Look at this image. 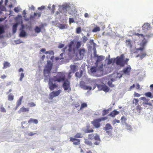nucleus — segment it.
<instances>
[{"label": "nucleus", "instance_id": "8fccbe9b", "mask_svg": "<svg viewBox=\"0 0 153 153\" xmlns=\"http://www.w3.org/2000/svg\"><path fill=\"white\" fill-rule=\"evenodd\" d=\"M14 97L11 94H10L8 96V100L10 101H12L13 100Z\"/></svg>", "mask_w": 153, "mask_h": 153}, {"label": "nucleus", "instance_id": "393cba45", "mask_svg": "<svg viewBox=\"0 0 153 153\" xmlns=\"http://www.w3.org/2000/svg\"><path fill=\"white\" fill-rule=\"evenodd\" d=\"M28 122L29 123H33L35 124H37L38 123V121L36 119L30 118Z\"/></svg>", "mask_w": 153, "mask_h": 153}, {"label": "nucleus", "instance_id": "1a4fd4ad", "mask_svg": "<svg viewBox=\"0 0 153 153\" xmlns=\"http://www.w3.org/2000/svg\"><path fill=\"white\" fill-rule=\"evenodd\" d=\"M61 92V90H58L56 91H53L50 94L49 99L51 100L53 98L58 96Z\"/></svg>", "mask_w": 153, "mask_h": 153}, {"label": "nucleus", "instance_id": "6ab92c4d", "mask_svg": "<svg viewBox=\"0 0 153 153\" xmlns=\"http://www.w3.org/2000/svg\"><path fill=\"white\" fill-rule=\"evenodd\" d=\"M127 118L124 116H122L120 119L121 123L123 126H124L126 125H127L126 123Z\"/></svg>", "mask_w": 153, "mask_h": 153}, {"label": "nucleus", "instance_id": "bb28decb", "mask_svg": "<svg viewBox=\"0 0 153 153\" xmlns=\"http://www.w3.org/2000/svg\"><path fill=\"white\" fill-rule=\"evenodd\" d=\"M84 141L85 143L89 146H92V143L91 141L87 139H85Z\"/></svg>", "mask_w": 153, "mask_h": 153}, {"label": "nucleus", "instance_id": "6e6d98bb", "mask_svg": "<svg viewBox=\"0 0 153 153\" xmlns=\"http://www.w3.org/2000/svg\"><path fill=\"white\" fill-rule=\"evenodd\" d=\"M81 27H79L76 29V33L78 34L79 33L81 32Z\"/></svg>", "mask_w": 153, "mask_h": 153}, {"label": "nucleus", "instance_id": "aec40b11", "mask_svg": "<svg viewBox=\"0 0 153 153\" xmlns=\"http://www.w3.org/2000/svg\"><path fill=\"white\" fill-rule=\"evenodd\" d=\"M112 127L109 124H107L106 125L105 127V130L106 131L107 133H108L109 130L112 129Z\"/></svg>", "mask_w": 153, "mask_h": 153}, {"label": "nucleus", "instance_id": "052dcab7", "mask_svg": "<svg viewBox=\"0 0 153 153\" xmlns=\"http://www.w3.org/2000/svg\"><path fill=\"white\" fill-rule=\"evenodd\" d=\"M41 14V12H39L38 13H34V16H37V15H38V17H39L40 16Z\"/></svg>", "mask_w": 153, "mask_h": 153}, {"label": "nucleus", "instance_id": "c9c22d12", "mask_svg": "<svg viewBox=\"0 0 153 153\" xmlns=\"http://www.w3.org/2000/svg\"><path fill=\"white\" fill-rule=\"evenodd\" d=\"M34 30L36 33H39L41 31V29L38 26H36L34 29Z\"/></svg>", "mask_w": 153, "mask_h": 153}, {"label": "nucleus", "instance_id": "f3484780", "mask_svg": "<svg viewBox=\"0 0 153 153\" xmlns=\"http://www.w3.org/2000/svg\"><path fill=\"white\" fill-rule=\"evenodd\" d=\"M132 42L129 39H128L126 41V45L129 48L130 50L132 51L131 49L132 48V46L131 44Z\"/></svg>", "mask_w": 153, "mask_h": 153}, {"label": "nucleus", "instance_id": "3c124183", "mask_svg": "<svg viewBox=\"0 0 153 153\" xmlns=\"http://www.w3.org/2000/svg\"><path fill=\"white\" fill-rule=\"evenodd\" d=\"M145 95L147 97H150L151 98H152V97H151L152 94L150 92H147L145 93Z\"/></svg>", "mask_w": 153, "mask_h": 153}, {"label": "nucleus", "instance_id": "ea45409f", "mask_svg": "<svg viewBox=\"0 0 153 153\" xmlns=\"http://www.w3.org/2000/svg\"><path fill=\"white\" fill-rule=\"evenodd\" d=\"M136 108L137 110V113L138 114H140V110L141 109V107L139 105H138L136 107Z\"/></svg>", "mask_w": 153, "mask_h": 153}, {"label": "nucleus", "instance_id": "c756f323", "mask_svg": "<svg viewBox=\"0 0 153 153\" xmlns=\"http://www.w3.org/2000/svg\"><path fill=\"white\" fill-rule=\"evenodd\" d=\"M10 66V64L7 62H5L4 63V67L3 68H6Z\"/></svg>", "mask_w": 153, "mask_h": 153}, {"label": "nucleus", "instance_id": "7ed1b4c3", "mask_svg": "<svg viewBox=\"0 0 153 153\" xmlns=\"http://www.w3.org/2000/svg\"><path fill=\"white\" fill-rule=\"evenodd\" d=\"M62 10L60 12L64 13L65 16H67L66 14L67 12L71 15L75 14L76 12L75 7L74 5L71 6L68 4H65L62 6Z\"/></svg>", "mask_w": 153, "mask_h": 153}, {"label": "nucleus", "instance_id": "4be33fe9", "mask_svg": "<svg viewBox=\"0 0 153 153\" xmlns=\"http://www.w3.org/2000/svg\"><path fill=\"white\" fill-rule=\"evenodd\" d=\"M29 111V108H25L23 107L20 108V110L18 111V112L20 114L21 112L28 111Z\"/></svg>", "mask_w": 153, "mask_h": 153}, {"label": "nucleus", "instance_id": "423d86ee", "mask_svg": "<svg viewBox=\"0 0 153 153\" xmlns=\"http://www.w3.org/2000/svg\"><path fill=\"white\" fill-rule=\"evenodd\" d=\"M81 45V42L80 41H71L68 46V51L69 52L73 50L75 51V50L76 48L78 49L80 47Z\"/></svg>", "mask_w": 153, "mask_h": 153}, {"label": "nucleus", "instance_id": "5701e85b", "mask_svg": "<svg viewBox=\"0 0 153 153\" xmlns=\"http://www.w3.org/2000/svg\"><path fill=\"white\" fill-rule=\"evenodd\" d=\"M4 28L3 26H0V38L2 37V34L4 33Z\"/></svg>", "mask_w": 153, "mask_h": 153}, {"label": "nucleus", "instance_id": "f03ea898", "mask_svg": "<svg viewBox=\"0 0 153 153\" xmlns=\"http://www.w3.org/2000/svg\"><path fill=\"white\" fill-rule=\"evenodd\" d=\"M65 76L64 73H58L56 75L53 76V78H50L48 85L49 88L52 91L57 87V85L53 83V82L57 81L60 82L64 81L65 79Z\"/></svg>", "mask_w": 153, "mask_h": 153}, {"label": "nucleus", "instance_id": "e433bc0d", "mask_svg": "<svg viewBox=\"0 0 153 153\" xmlns=\"http://www.w3.org/2000/svg\"><path fill=\"white\" fill-rule=\"evenodd\" d=\"M83 137V134L80 133H77L75 136L76 138H81Z\"/></svg>", "mask_w": 153, "mask_h": 153}, {"label": "nucleus", "instance_id": "09e8293b", "mask_svg": "<svg viewBox=\"0 0 153 153\" xmlns=\"http://www.w3.org/2000/svg\"><path fill=\"white\" fill-rule=\"evenodd\" d=\"M27 105L29 106L32 107L35 106H36V104L33 102H31L28 103L27 104Z\"/></svg>", "mask_w": 153, "mask_h": 153}, {"label": "nucleus", "instance_id": "a18cd8bd", "mask_svg": "<svg viewBox=\"0 0 153 153\" xmlns=\"http://www.w3.org/2000/svg\"><path fill=\"white\" fill-rule=\"evenodd\" d=\"M109 109L104 110L102 112V115L103 116L105 115L108 113Z\"/></svg>", "mask_w": 153, "mask_h": 153}, {"label": "nucleus", "instance_id": "79ce46f5", "mask_svg": "<svg viewBox=\"0 0 153 153\" xmlns=\"http://www.w3.org/2000/svg\"><path fill=\"white\" fill-rule=\"evenodd\" d=\"M100 30V29L99 27H96L92 30V32H96L98 31H99Z\"/></svg>", "mask_w": 153, "mask_h": 153}, {"label": "nucleus", "instance_id": "c03bdc74", "mask_svg": "<svg viewBox=\"0 0 153 153\" xmlns=\"http://www.w3.org/2000/svg\"><path fill=\"white\" fill-rule=\"evenodd\" d=\"M120 122V121L119 120L115 119L112 121V123L113 125H114L116 123H119Z\"/></svg>", "mask_w": 153, "mask_h": 153}, {"label": "nucleus", "instance_id": "5fc2aeb1", "mask_svg": "<svg viewBox=\"0 0 153 153\" xmlns=\"http://www.w3.org/2000/svg\"><path fill=\"white\" fill-rule=\"evenodd\" d=\"M58 27L60 29H63L65 28V25L63 24H60L58 26Z\"/></svg>", "mask_w": 153, "mask_h": 153}, {"label": "nucleus", "instance_id": "f704fd0d", "mask_svg": "<svg viewBox=\"0 0 153 153\" xmlns=\"http://www.w3.org/2000/svg\"><path fill=\"white\" fill-rule=\"evenodd\" d=\"M125 126H126V128L127 130L130 131H131L132 130V128L130 125L127 124V125H126Z\"/></svg>", "mask_w": 153, "mask_h": 153}, {"label": "nucleus", "instance_id": "ddd939ff", "mask_svg": "<svg viewBox=\"0 0 153 153\" xmlns=\"http://www.w3.org/2000/svg\"><path fill=\"white\" fill-rule=\"evenodd\" d=\"M131 70V68L130 65H128L126 67L124 68L122 70L123 74L129 75Z\"/></svg>", "mask_w": 153, "mask_h": 153}, {"label": "nucleus", "instance_id": "dca6fc26", "mask_svg": "<svg viewBox=\"0 0 153 153\" xmlns=\"http://www.w3.org/2000/svg\"><path fill=\"white\" fill-rule=\"evenodd\" d=\"M136 35L137 36L139 37L144 38V37H146L147 38H149L152 37L153 36V34H148L146 35V36H143L142 34L137 33Z\"/></svg>", "mask_w": 153, "mask_h": 153}, {"label": "nucleus", "instance_id": "13d9d810", "mask_svg": "<svg viewBox=\"0 0 153 153\" xmlns=\"http://www.w3.org/2000/svg\"><path fill=\"white\" fill-rule=\"evenodd\" d=\"M138 102L137 99H134L133 101V104H134L135 105H137Z\"/></svg>", "mask_w": 153, "mask_h": 153}, {"label": "nucleus", "instance_id": "4c0bfd02", "mask_svg": "<svg viewBox=\"0 0 153 153\" xmlns=\"http://www.w3.org/2000/svg\"><path fill=\"white\" fill-rule=\"evenodd\" d=\"M0 111L2 112H6L5 109L3 107V105H1L0 107Z\"/></svg>", "mask_w": 153, "mask_h": 153}, {"label": "nucleus", "instance_id": "864d4df0", "mask_svg": "<svg viewBox=\"0 0 153 153\" xmlns=\"http://www.w3.org/2000/svg\"><path fill=\"white\" fill-rule=\"evenodd\" d=\"M146 55V53L144 52L141 54V55L140 56V58L141 59H143V58H144Z\"/></svg>", "mask_w": 153, "mask_h": 153}, {"label": "nucleus", "instance_id": "338daca9", "mask_svg": "<svg viewBox=\"0 0 153 153\" xmlns=\"http://www.w3.org/2000/svg\"><path fill=\"white\" fill-rule=\"evenodd\" d=\"M45 8V7L44 6H42L41 7L38 8V9L39 10H42L44 9Z\"/></svg>", "mask_w": 153, "mask_h": 153}, {"label": "nucleus", "instance_id": "2f4dec72", "mask_svg": "<svg viewBox=\"0 0 153 153\" xmlns=\"http://www.w3.org/2000/svg\"><path fill=\"white\" fill-rule=\"evenodd\" d=\"M105 59V57L103 56H101L98 57L97 62H100L103 60Z\"/></svg>", "mask_w": 153, "mask_h": 153}, {"label": "nucleus", "instance_id": "39448f33", "mask_svg": "<svg viewBox=\"0 0 153 153\" xmlns=\"http://www.w3.org/2000/svg\"><path fill=\"white\" fill-rule=\"evenodd\" d=\"M116 63L117 65H119L120 66L123 67L125 64H127V62L129 60V59L124 58L123 54H122L120 56H118L116 58Z\"/></svg>", "mask_w": 153, "mask_h": 153}, {"label": "nucleus", "instance_id": "a878e982", "mask_svg": "<svg viewBox=\"0 0 153 153\" xmlns=\"http://www.w3.org/2000/svg\"><path fill=\"white\" fill-rule=\"evenodd\" d=\"M71 71L74 73L76 71L77 68L76 66L75 65H71L70 66Z\"/></svg>", "mask_w": 153, "mask_h": 153}, {"label": "nucleus", "instance_id": "20e7f679", "mask_svg": "<svg viewBox=\"0 0 153 153\" xmlns=\"http://www.w3.org/2000/svg\"><path fill=\"white\" fill-rule=\"evenodd\" d=\"M103 70V65L102 64L100 67L93 66L91 68L89 72L91 75L94 76L96 74V76H100L102 74Z\"/></svg>", "mask_w": 153, "mask_h": 153}, {"label": "nucleus", "instance_id": "4468645a", "mask_svg": "<svg viewBox=\"0 0 153 153\" xmlns=\"http://www.w3.org/2000/svg\"><path fill=\"white\" fill-rule=\"evenodd\" d=\"M147 42V41L145 40H143L140 43V46H141L140 48H137V50L142 51L144 49V47L145 46Z\"/></svg>", "mask_w": 153, "mask_h": 153}, {"label": "nucleus", "instance_id": "774afa93", "mask_svg": "<svg viewBox=\"0 0 153 153\" xmlns=\"http://www.w3.org/2000/svg\"><path fill=\"white\" fill-rule=\"evenodd\" d=\"M100 141H97L94 142V144L95 145H98L100 144Z\"/></svg>", "mask_w": 153, "mask_h": 153}, {"label": "nucleus", "instance_id": "6e6552de", "mask_svg": "<svg viewBox=\"0 0 153 153\" xmlns=\"http://www.w3.org/2000/svg\"><path fill=\"white\" fill-rule=\"evenodd\" d=\"M107 119V118L106 117H101L94 120L93 121L91 122V123L96 128H98L100 126V125L99 123L102 120H105Z\"/></svg>", "mask_w": 153, "mask_h": 153}, {"label": "nucleus", "instance_id": "473e14b6", "mask_svg": "<svg viewBox=\"0 0 153 153\" xmlns=\"http://www.w3.org/2000/svg\"><path fill=\"white\" fill-rule=\"evenodd\" d=\"M95 140L100 141V139L99 136L96 134H95V135L94 138Z\"/></svg>", "mask_w": 153, "mask_h": 153}, {"label": "nucleus", "instance_id": "9b49d317", "mask_svg": "<svg viewBox=\"0 0 153 153\" xmlns=\"http://www.w3.org/2000/svg\"><path fill=\"white\" fill-rule=\"evenodd\" d=\"M63 88L65 91L68 90V92L71 91V89L70 86V82L68 80L65 81L63 84Z\"/></svg>", "mask_w": 153, "mask_h": 153}, {"label": "nucleus", "instance_id": "0eeeda50", "mask_svg": "<svg viewBox=\"0 0 153 153\" xmlns=\"http://www.w3.org/2000/svg\"><path fill=\"white\" fill-rule=\"evenodd\" d=\"M52 65L51 63H48L44 71V74L45 76L44 81L45 82H47L48 78H51L49 75V73L51 70Z\"/></svg>", "mask_w": 153, "mask_h": 153}, {"label": "nucleus", "instance_id": "cd10ccee", "mask_svg": "<svg viewBox=\"0 0 153 153\" xmlns=\"http://www.w3.org/2000/svg\"><path fill=\"white\" fill-rule=\"evenodd\" d=\"M23 96H22L20 97L19 100H18L17 102V107H18L19 106H20L21 104V102L23 98Z\"/></svg>", "mask_w": 153, "mask_h": 153}, {"label": "nucleus", "instance_id": "412c9836", "mask_svg": "<svg viewBox=\"0 0 153 153\" xmlns=\"http://www.w3.org/2000/svg\"><path fill=\"white\" fill-rule=\"evenodd\" d=\"M19 22H16L13 25L12 27V31L13 33H16L18 25L19 24Z\"/></svg>", "mask_w": 153, "mask_h": 153}, {"label": "nucleus", "instance_id": "e2e57ef3", "mask_svg": "<svg viewBox=\"0 0 153 153\" xmlns=\"http://www.w3.org/2000/svg\"><path fill=\"white\" fill-rule=\"evenodd\" d=\"M88 39V38L86 36H84L83 37V39H82V41L83 42L85 43Z\"/></svg>", "mask_w": 153, "mask_h": 153}, {"label": "nucleus", "instance_id": "7c9ffc66", "mask_svg": "<svg viewBox=\"0 0 153 153\" xmlns=\"http://www.w3.org/2000/svg\"><path fill=\"white\" fill-rule=\"evenodd\" d=\"M19 35L21 37H24L27 35V34L25 31L23 30H22L21 31Z\"/></svg>", "mask_w": 153, "mask_h": 153}, {"label": "nucleus", "instance_id": "69168bd1", "mask_svg": "<svg viewBox=\"0 0 153 153\" xmlns=\"http://www.w3.org/2000/svg\"><path fill=\"white\" fill-rule=\"evenodd\" d=\"M64 46V45L60 43L59 44L58 48H61L63 47Z\"/></svg>", "mask_w": 153, "mask_h": 153}, {"label": "nucleus", "instance_id": "58836bf2", "mask_svg": "<svg viewBox=\"0 0 153 153\" xmlns=\"http://www.w3.org/2000/svg\"><path fill=\"white\" fill-rule=\"evenodd\" d=\"M84 132L86 133H89L90 132H92L94 131L93 129H87L84 130Z\"/></svg>", "mask_w": 153, "mask_h": 153}, {"label": "nucleus", "instance_id": "603ef678", "mask_svg": "<svg viewBox=\"0 0 153 153\" xmlns=\"http://www.w3.org/2000/svg\"><path fill=\"white\" fill-rule=\"evenodd\" d=\"M36 134V132L35 131V132H30L28 133L27 135L29 136H32L35 134Z\"/></svg>", "mask_w": 153, "mask_h": 153}, {"label": "nucleus", "instance_id": "f257e3e1", "mask_svg": "<svg viewBox=\"0 0 153 153\" xmlns=\"http://www.w3.org/2000/svg\"><path fill=\"white\" fill-rule=\"evenodd\" d=\"M122 75L120 73H114L112 75V77L110 78V81H109L108 82L107 81H104L106 80L107 81L109 80V77H105L102 81L103 82L102 85H99L97 83L98 80L96 79H92L91 80V85H94L93 89H94L97 85L98 88L101 90H102L105 92H108L109 91V88L105 84L108 82V85L110 87H112L114 86V85L112 83V82H114L116 81L119 80L121 77H122Z\"/></svg>", "mask_w": 153, "mask_h": 153}, {"label": "nucleus", "instance_id": "680f3d73", "mask_svg": "<svg viewBox=\"0 0 153 153\" xmlns=\"http://www.w3.org/2000/svg\"><path fill=\"white\" fill-rule=\"evenodd\" d=\"M45 53L47 54H53L54 52L52 51H47L45 52Z\"/></svg>", "mask_w": 153, "mask_h": 153}, {"label": "nucleus", "instance_id": "9d476101", "mask_svg": "<svg viewBox=\"0 0 153 153\" xmlns=\"http://www.w3.org/2000/svg\"><path fill=\"white\" fill-rule=\"evenodd\" d=\"M79 86L84 90H91L92 89V87L89 86H87L85 85V83L83 81H81L79 84Z\"/></svg>", "mask_w": 153, "mask_h": 153}, {"label": "nucleus", "instance_id": "2eb2a0df", "mask_svg": "<svg viewBox=\"0 0 153 153\" xmlns=\"http://www.w3.org/2000/svg\"><path fill=\"white\" fill-rule=\"evenodd\" d=\"M84 48L80 49L79 51V53L80 56V59H82L84 56L86 52Z\"/></svg>", "mask_w": 153, "mask_h": 153}, {"label": "nucleus", "instance_id": "b1692460", "mask_svg": "<svg viewBox=\"0 0 153 153\" xmlns=\"http://www.w3.org/2000/svg\"><path fill=\"white\" fill-rule=\"evenodd\" d=\"M119 114V112L118 111L116 110H114L109 115L112 117H114Z\"/></svg>", "mask_w": 153, "mask_h": 153}, {"label": "nucleus", "instance_id": "a19ab883", "mask_svg": "<svg viewBox=\"0 0 153 153\" xmlns=\"http://www.w3.org/2000/svg\"><path fill=\"white\" fill-rule=\"evenodd\" d=\"M94 135L95 134H89L88 135V138L89 139H93L94 138Z\"/></svg>", "mask_w": 153, "mask_h": 153}, {"label": "nucleus", "instance_id": "f8f14e48", "mask_svg": "<svg viewBox=\"0 0 153 153\" xmlns=\"http://www.w3.org/2000/svg\"><path fill=\"white\" fill-rule=\"evenodd\" d=\"M142 27V29L145 33L147 32L148 31L150 30L151 29L150 24L148 23H145Z\"/></svg>", "mask_w": 153, "mask_h": 153}, {"label": "nucleus", "instance_id": "c85d7f7f", "mask_svg": "<svg viewBox=\"0 0 153 153\" xmlns=\"http://www.w3.org/2000/svg\"><path fill=\"white\" fill-rule=\"evenodd\" d=\"M65 54L64 53H62L60 54L59 56L58 57H56V60H61L62 59H63V58L62 57L64 56Z\"/></svg>", "mask_w": 153, "mask_h": 153}, {"label": "nucleus", "instance_id": "4d7b16f0", "mask_svg": "<svg viewBox=\"0 0 153 153\" xmlns=\"http://www.w3.org/2000/svg\"><path fill=\"white\" fill-rule=\"evenodd\" d=\"M24 76V74L22 73L20 74V78L19 79V80L21 81H22V79Z\"/></svg>", "mask_w": 153, "mask_h": 153}, {"label": "nucleus", "instance_id": "72a5a7b5", "mask_svg": "<svg viewBox=\"0 0 153 153\" xmlns=\"http://www.w3.org/2000/svg\"><path fill=\"white\" fill-rule=\"evenodd\" d=\"M82 71H80V72H77L75 74V76L76 77L80 78L82 76Z\"/></svg>", "mask_w": 153, "mask_h": 153}, {"label": "nucleus", "instance_id": "0e129e2a", "mask_svg": "<svg viewBox=\"0 0 153 153\" xmlns=\"http://www.w3.org/2000/svg\"><path fill=\"white\" fill-rule=\"evenodd\" d=\"M69 22L70 23L74 22V20L73 18H70Z\"/></svg>", "mask_w": 153, "mask_h": 153}, {"label": "nucleus", "instance_id": "37998d69", "mask_svg": "<svg viewBox=\"0 0 153 153\" xmlns=\"http://www.w3.org/2000/svg\"><path fill=\"white\" fill-rule=\"evenodd\" d=\"M21 10V8L19 7H15L14 9L15 12L16 13H18Z\"/></svg>", "mask_w": 153, "mask_h": 153}, {"label": "nucleus", "instance_id": "bf43d9fd", "mask_svg": "<svg viewBox=\"0 0 153 153\" xmlns=\"http://www.w3.org/2000/svg\"><path fill=\"white\" fill-rule=\"evenodd\" d=\"M0 9L2 11H5L6 10L5 7L3 6H0Z\"/></svg>", "mask_w": 153, "mask_h": 153}, {"label": "nucleus", "instance_id": "49530a36", "mask_svg": "<svg viewBox=\"0 0 153 153\" xmlns=\"http://www.w3.org/2000/svg\"><path fill=\"white\" fill-rule=\"evenodd\" d=\"M87 106V104L85 103H83L81 104L80 110L82 108H84L85 107H86Z\"/></svg>", "mask_w": 153, "mask_h": 153}, {"label": "nucleus", "instance_id": "a211bd4d", "mask_svg": "<svg viewBox=\"0 0 153 153\" xmlns=\"http://www.w3.org/2000/svg\"><path fill=\"white\" fill-rule=\"evenodd\" d=\"M70 140L73 142V144L75 145H78L80 143V140L79 139L71 137Z\"/></svg>", "mask_w": 153, "mask_h": 153}, {"label": "nucleus", "instance_id": "de8ad7c7", "mask_svg": "<svg viewBox=\"0 0 153 153\" xmlns=\"http://www.w3.org/2000/svg\"><path fill=\"white\" fill-rule=\"evenodd\" d=\"M114 61V59L111 58V59H109L108 60V64H110L112 63Z\"/></svg>", "mask_w": 153, "mask_h": 153}]
</instances>
